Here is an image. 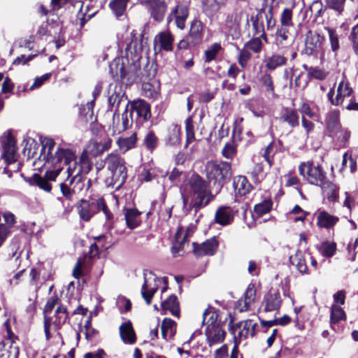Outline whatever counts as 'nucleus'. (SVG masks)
Here are the masks:
<instances>
[{"label": "nucleus", "instance_id": "43", "mask_svg": "<svg viewBox=\"0 0 358 358\" xmlns=\"http://www.w3.org/2000/svg\"><path fill=\"white\" fill-rule=\"evenodd\" d=\"M181 139L180 127L178 125H172L169 128L166 143L170 145H176L180 143Z\"/></svg>", "mask_w": 358, "mask_h": 358}, {"label": "nucleus", "instance_id": "45", "mask_svg": "<svg viewBox=\"0 0 358 358\" xmlns=\"http://www.w3.org/2000/svg\"><path fill=\"white\" fill-rule=\"evenodd\" d=\"M325 29L328 33L331 49L333 52H336L340 48L338 34L332 27H325Z\"/></svg>", "mask_w": 358, "mask_h": 358}, {"label": "nucleus", "instance_id": "46", "mask_svg": "<svg viewBox=\"0 0 358 358\" xmlns=\"http://www.w3.org/2000/svg\"><path fill=\"white\" fill-rule=\"evenodd\" d=\"M158 138L152 131H148L145 135L143 143L148 150L152 151L158 145Z\"/></svg>", "mask_w": 358, "mask_h": 358}, {"label": "nucleus", "instance_id": "47", "mask_svg": "<svg viewBox=\"0 0 358 358\" xmlns=\"http://www.w3.org/2000/svg\"><path fill=\"white\" fill-rule=\"evenodd\" d=\"M129 0H113L110 3L111 10L117 16H121L124 13Z\"/></svg>", "mask_w": 358, "mask_h": 358}, {"label": "nucleus", "instance_id": "18", "mask_svg": "<svg viewBox=\"0 0 358 358\" xmlns=\"http://www.w3.org/2000/svg\"><path fill=\"white\" fill-rule=\"evenodd\" d=\"M131 113H135L137 115L136 123L143 124L148 121L151 117L150 105L143 100H138L131 103Z\"/></svg>", "mask_w": 358, "mask_h": 358}, {"label": "nucleus", "instance_id": "28", "mask_svg": "<svg viewBox=\"0 0 358 358\" xmlns=\"http://www.w3.org/2000/svg\"><path fill=\"white\" fill-rule=\"evenodd\" d=\"M279 121L287 123L291 128L296 127L299 125V114L295 109L283 108L279 117Z\"/></svg>", "mask_w": 358, "mask_h": 358}, {"label": "nucleus", "instance_id": "34", "mask_svg": "<svg viewBox=\"0 0 358 358\" xmlns=\"http://www.w3.org/2000/svg\"><path fill=\"white\" fill-rule=\"evenodd\" d=\"M265 303L264 310L266 312L278 310L282 303L280 293H269L265 296Z\"/></svg>", "mask_w": 358, "mask_h": 358}, {"label": "nucleus", "instance_id": "35", "mask_svg": "<svg viewBox=\"0 0 358 358\" xmlns=\"http://www.w3.org/2000/svg\"><path fill=\"white\" fill-rule=\"evenodd\" d=\"M289 260L291 264L296 266L301 273H308V266L306 265V257L301 251H296L295 255L290 256Z\"/></svg>", "mask_w": 358, "mask_h": 358}, {"label": "nucleus", "instance_id": "59", "mask_svg": "<svg viewBox=\"0 0 358 358\" xmlns=\"http://www.w3.org/2000/svg\"><path fill=\"white\" fill-rule=\"evenodd\" d=\"M117 306L120 311L124 310L125 312L130 310L131 308V303L129 299L124 296H118L117 299Z\"/></svg>", "mask_w": 358, "mask_h": 358}, {"label": "nucleus", "instance_id": "38", "mask_svg": "<svg viewBox=\"0 0 358 358\" xmlns=\"http://www.w3.org/2000/svg\"><path fill=\"white\" fill-rule=\"evenodd\" d=\"M162 308L164 310H169L173 315L179 317V302L176 296L171 295L168 299L163 301L162 303Z\"/></svg>", "mask_w": 358, "mask_h": 358}, {"label": "nucleus", "instance_id": "64", "mask_svg": "<svg viewBox=\"0 0 358 358\" xmlns=\"http://www.w3.org/2000/svg\"><path fill=\"white\" fill-rule=\"evenodd\" d=\"M351 37L354 50L358 55V24L352 28Z\"/></svg>", "mask_w": 358, "mask_h": 358}, {"label": "nucleus", "instance_id": "12", "mask_svg": "<svg viewBox=\"0 0 358 358\" xmlns=\"http://www.w3.org/2000/svg\"><path fill=\"white\" fill-rule=\"evenodd\" d=\"M353 90L349 86V83L342 80L337 88V94L334 97V90L331 89L327 94V96L331 104L335 106L341 105L346 98H351L353 95Z\"/></svg>", "mask_w": 358, "mask_h": 358}, {"label": "nucleus", "instance_id": "39", "mask_svg": "<svg viewBox=\"0 0 358 358\" xmlns=\"http://www.w3.org/2000/svg\"><path fill=\"white\" fill-rule=\"evenodd\" d=\"M76 157H75V159L69 162H66L64 160H62L64 162V164L68 165L67 168V173H68V178L69 179H75L76 178H78V179H80V182L85 181V179L83 176L81 175V172L80 171V166L79 164L76 161Z\"/></svg>", "mask_w": 358, "mask_h": 358}, {"label": "nucleus", "instance_id": "17", "mask_svg": "<svg viewBox=\"0 0 358 358\" xmlns=\"http://www.w3.org/2000/svg\"><path fill=\"white\" fill-rule=\"evenodd\" d=\"M108 104L111 108V110H114L116 113L121 106H123L124 110L127 109L129 101L125 96V93L122 90L121 87H115L114 92H112L108 99Z\"/></svg>", "mask_w": 358, "mask_h": 358}, {"label": "nucleus", "instance_id": "11", "mask_svg": "<svg viewBox=\"0 0 358 358\" xmlns=\"http://www.w3.org/2000/svg\"><path fill=\"white\" fill-rule=\"evenodd\" d=\"M87 309L83 308L82 306H79L73 312L69 315L67 312L66 306L64 305H59L57 307L54 318L52 321V325L55 329H60L69 320V322H71V320L73 317L76 315H86Z\"/></svg>", "mask_w": 358, "mask_h": 358}, {"label": "nucleus", "instance_id": "48", "mask_svg": "<svg viewBox=\"0 0 358 358\" xmlns=\"http://www.w3.org/2000/svg\"><path fill=\"white\" fill-rule=\"evenodd\" d=\"M79 166L82 176L88 173L92 167V163L88 157V154L84 151L80 157Z\"/></svg>", "mask_w": 358, "mask_h": 358}, {"label": "nucleus", "instance_id": "52", "mask_svg": "<svg viewBox=\"0 0 358 358\" xmlns=\"http://www.w3.org/2000/svg\"><path fill=\"white\" fill-rule=\"evenodd\" d=\"M133 118L132 113H129L127 110L122 114L121 126L119 127V133L123 132L127 130L132 124Z\"/></svg>", "mask_w": 358, "mask_h": 358}, {"label": "nucleus", "instance_id": "49", "mask_svg": "<svg viewBox=\"0 0 358 358\" xmlns=\"http://www.w3.org/2000/svg\"><path fill=\"white\" fill-rule=\"evenodd\" d=\"M186 144L187 147L189 143L195 141V135L192 117H189L185 120Z\"/></svg>", "mask_w": 358, "mask_h": 358}, {"label": "nucleus", "instance_id": "7", "mask_svg": "<svg viewBox=\"0 0 358 358\" xmlns=\"http://www.w3.org/2000/svg\"><path fill=\"white\" fill-rule=\"evenodd\" d=\"M205 170L208 180H214L219 189L231 176L230 164L225 162L210 161L206 164Z\"/></svg>", "mask_w": 358, "mask_h": 358}, {"label": "nucleus", "instance_id": "60", "mask_svg": "<svg viewBox=\"0 0 358 358\" xmlns=\"http://www.w3.org/2000/svg\"><path fill=\"white\" fill-rule=\"evenodd\" d=\"M264 17L266 20V26L268 29H272L275 27V20L273 18V6H270L267 12L263 11V18Z\"/></svg>", "mask_w": 358, "mask_h": 358}, {"label": "nucleus", "instance_id": "54", "mask_svg": "<svg viewBox=\"0 0 358 358\" xmlns=\"http://www.w3.org/2000/svg\"><path fill=\"white\" fill-rule=\"evenodd\" d=\"M256 296V289L255 288L254 285H249L245 293V298H244V307H246L247 305H250L255 301ZM243 309H245L244 308Z\"/></svg>", "mask_w": 358, "mask_h": 358}, {"label": "nucleus", "instance_id": "3", "mask_svg": "<svg viewBox=\"0 0 358 358\" xmlns=\"http://www.w3.org/2000/svg\"><path fill=\"white\" fill-rule=\"evenodd\" d=\"M299 171L308 183L320 187L328 199H336L337 187L328 180L326 172L320 165L315 166L313 163L303 162L299 165Z\"/></svg>", "mask_w": 358, "mask_h": 358}, {"label": "nucleus", "instance_id": "24", "mask_svg": "<svg viewBox=\"0 0 358 358\" xmlns=\"http://www.w3.org/2000/svg\"><path fill=\"white\" fill-rule=\"evenodd\" d=\"M111 144L112 140L110 138L100 141H90L87 145V150L84 152L92 156L96 157L108 150L111 147Z\"/></svg>", "mask_w": 358, "mask_h": 358}, {"label": "nucleus", "instance_id": "56", "mask_svg": "<svg viewBox=\"0 0 358 358\" xmlns=\"http://www.w3.org/2000/svg\"><path fill=\"white\" fill-rule=\"evenodd\" d=\"M245 47L248 50L253 51L255 53H258L261 51L262 47V43L259 38L257 37L251 39L247 42Z\"/></svg>", "mask_w": 358, "mask_h": 358}, {"label": "nucleus", "instance_id": "63", "mask_svg": "<svg viewBox=\"0 0 358 358\" xmlns=\"http://www.w3.org/2000/svg\"><path fill=\"white\" fill-rule=\"evenodd\" d=\"M227 0H206V6H208L212 12L217 11L221 6H224Z\"/></svg>", "mask_w": 358, "mask_h": 358}, {"label": "nucleus", "instance_id": "51", "mask_svg": "<svg viewBox=\"0 0 358 358\" xmlns=\"http://www.w3.org/2000/svg\"><path fill=\"white\" fill-rule=\"evenodd\" d=\"M272 204L271 200H264L263 202L255 206L254 211L257 216H262L271 210Z\"/></svg>", "mask_w": 358, "mask_h": 358}, {"label": "nucleus", "instance_id": "41", "mask_svg": "<svg viewBox=\"0 0 358 358\" xmlns=\"http://www.w3.org/2000/svg\"><path fill=\"white\" fill-rule=\"evenodd\" d=\"M287 61V59L282 55H273L265 60L266 67L270 71H273L278 67L285 66Z\"/></svg>", "mask_w": 358, "mask_h": 358}, {"label": "nucleus", "instance_id": "40", "mask_svg": "<svg viewBox=\"0 0 358 358\" xmlns=\"http://www.w3.org/2000/svg\"><path fill=\"white\" fill-rule=\"evenodd\" d=\"M166 9L167 6L165 3L156 2L152 6L150 15L156 22H162L164 20Z\"/></svg>", "mask_w": 358, "mask_h": 358}, {"label": "nucleus", "instance_id": "42", "mask_svg": "<svg viewBox=\"0 0 358 358\" xmlns=\"http://www.w3.org/2000/svg\"><path fill=\"white\" fill-rule=\"evenodd\" d=\"M346 320V315L345 311L337 305H332L331 307L330 323L331 327L334 329L333 325L340 322L342 320Z\"/></svg>", "mask_w": 358, "mask_h": 358}, {"label": "nucleus", "instance_id": "23", "mask_svg": "<svg viewBox=\"0 0 358 358\" xmlns=\"http://www.w3.org/2000/svg\"><path fill=\"white\" fill-rule=\"evenodd\" d=\"M257 324L252 320H246L237 323L233 330H238V336L239 339L247 338L248 336L253 337L256 334Z\"/></svg>", "mask_w": 358, "mask_h": 358}, {"label": "nucleus", "instance_id": "44", "mask_svg": "<svg viewBox=\"0 0 358 358\" xmlns=\"http://www.w3.org/2000/svg\"><path fill=\"white\" fill-rule=\"evenodd\" d=\"M336 250V244L334 242L324 241L319 248V251L322 256L329 258L334 256Z\"/></svg>", "mask_w": 358, "mask_h": 358}, {"label": "nucleus", "instance_id": "2", "mask_svg": "<svg viewBox=\"0 0 358 358\" xmlns=\"http://www.w3.org/2000/svg\"><path fill=\"white\" fill-rule=\"evenodd\" d=\"M213 199L207 182L199 175L194 174L189 179L185 192L182 194L184 206L188 205L197 212L201 208L207 206Z\"/></svg>", "mask_w": 358, "mask_h": 358}, {"label": "nucleus", "instance_id": "62", "mask_svg": "<svg viewBox=\"0 0 358 358\" xmlns=\"http://www.w3.org/2000/svg\"><path fill=\"white\" fill-rule=\"evenodd\" d=\"M239 24V17L237 14L228 15L226 20V25L231 29L236 31Z\"/></svg>", "mask_w": 358, "mask_h": 358}, {"label": "nucleus", "instance_id": "13", "mask_svg": "<svg viewBox=\"0 0 358 358\" xmlns=\"http://www.w3.org/2000/svg\"><path fill=\"white\" fill-rule=\"evenodd\" d=\"M173 41L174 36L170 31L160 32L154 38L155 52L156 53L161 51L171 52L173 49Z\"/></svg>", "mask_w": 358, "mask_h": 358}, {"label": "nucleus", "instance_id": "37", "mask_svg": "<svg viewBox=\"0 0 358 358\" xmlns=\"http://www.w3.org/2000/svg\"><path fill=\"white\" fill-rule=\"evenodd\" d=\"M127 225L130 229H134L140 223L141 213L136 208H126L124 210Z\"/></svg>", "mask_w": 358, "mask_h": 358}, {"label": "nucleus", "instance_id": "32", "mask_svg": "<svg viewBox=\"0 0 358 358\" xmlns=\"http://www.w3.org/2000/svg\"><path fill=\"white\" fill-rule=\"evenodd\" d=\"M176 322L170 318H165L161 324L162 336L166 341L173 338L176 332Z\"/></svg>", "mask_w": 358, "mask_h": 358}, {"label": "nucleus", "instance_id": "20", "mask_svg": "<svg viewBox=\"0 0 358 358\" xmlns=\"http://www.w3.org/2000/svg\"><path fill=\"white\" fill-rule=\"evenodd\" d=\"M314 215L316 216L317 226L320 229H331L339 221L338 217L332 215L322 209H318Z\"/></svg>", "mask_w": 358, "mask_h": 358}, {"label": "nucleus", "instance_id": "27", "mask_svg": "<svg viewBox=\"0 0 358 358\" xmlns=\"http://www.w3.org/2000/svg\"><path fill=\"white\" fill-rule=\"evenodd\" d=\"M3 217L5 223L0 224V247L10 233L11 228L15 224V217L13 213L10 212L5 213Z\"/></svg>", "mask_w": 358, "mask_h": 358}, {"label": "nucleus", "instance_id": "5", "mask_svg": "<svg viewBox=\"0 0 358 358\" xmlns=\"http://www.w3.org/2000/svg\"><path fill=\"white\" fill-rule=\"evenodd\" d=\"M105 164L110 172V181L108 185L119 189L127 178L124 160L117 154L110 153L105 159Z\"/></svg>", "mask_w": 358, "mask_h": 358}, {"label": "nucleus", "instance_id": "21", "mask_svg": "<svg viewBox=\"0 0 358 358\" xmlns=\"http://www.w3.org/2000/svg\"><path fill=\"white\" fill-rule=\"evenodd\" d=\"M8 335L9 338L6 341L0 342V358H17L19 355V348L14 344L11 336L13 333L8 329Z\"/></svg>", "mask_w": 358, "mask_h": 358}, {"label": "nucleus", "instance_id": "29", "mask_svg": "<svg viewBox=\"0 0 358 358\" xmlns=\"http://www.w3.org/2000/svg\"><path fill=\"white\" fill-rule=\"evenodd\" d=\"M16 147L15 142L13 137L9 136L3 143L2 155L8 164L15 161Z\"/></svg>", "mask_w": 358, "mask_h": 358}, {"label": "nucleus", "instance_id": "33", "mask_svg": "<svg viewBox=\"0 0 358 358\" xmlns=\"http://www.w3.org/2000/svg\"><path fill=\"white\" fill-rule=\"evenodd\" d=\"M234 219L232 210L229 207L222 206L217 209L215 213V222L221 225H227Z\"/></svg>", "mask_w": 358, "mask_h": 358}, {"label": "nucleus", "instance_id": "30", "mask_svg": "<svg viewBox=\"0 0 358 358\" xmlns=\"http://www.w3.org/2000/svg\"><path fill=\"white\" fill-rule=\"evenodd\" d=\"M233 186L236 194L245 196L252 189V185L247 178L243 176H238L234 178Z\"/></svg>", "mask_w": 358, "mask_h": 358}, {"label": "nucleus", "instance_id": "16", "mask_svg": "<svg viewBox=\"0 0 358 358\" xmlns=\"http://www.w3.org/2000/svg\"><path fill=\"white\" fill-rule=\"evenodd\" d=\"M85 184L83 182H80V179L76 178L75 179L66 180L65 182L60 184V190L62 195L69 200H71L73 195L80 192L84 188Z\"/></svg>", "mask_w": 358, "mask_h": 358}, {"label": "nucleus", "instance_id": "19", "mask_svg": "<svg viewBox=\"0 0 358 358\" xmlns=\"http://www.w3.org/2000/svg\"><path fill=\"white\" fill-rule=\"evenodd\" d=\"M193 252L196 257L213 255L218 247L215 238H210L202 243H193Z\"/></svg>", "mask_w": 358, "mask_h": 358}, {"label": "nucleus", "instance_id": "57", "mask_svg": "<svg viewBox=\"0 0 358 358\" xmlns=\"http://www.w3.org/2000/svg\"><path fill=\"white\" fill-rule=\"evenodd\" d=\"M176 242L174 243L171 248L172 254L174 257L180 256V249L183 247V245L185 243V241H186L187 238V234H186L184 237L182 238V240L181 241H179V232H178L176 235Z\"/></svg>", "mask_w": 358, "mask_h": 358}, {"label": "nucleus", "instance_id": "9", "mask_svg": "<svg viewBox=\"0 0 358 358\" xmlns=\"http://www.w3.org/2000/svg\"><path fill=\"white\" fill-rule=\"evenodd\" d=\"M208 315H211L207 321L206 336L207 343L211 346L222 343L225 338L226 332L222 329L221 325L215 320L217 317V313H212L208 309H206L203 313V322Z\"/></svg>", "mask_w": 358, "mask_h": 358}, {"label": "nucleus", "instance_id": "53", "mask_svg": "<svg viewBox=\"0 0 358 358\" xmlns=\"http://www.w3.org/2000/svg\"><path fill=\"white\" fill-rule=\"evenodd\" d=\"M221 45L219 43H213L208 49L205 51V62H210L214 60L219 51L221 50Z\"/></svg>", "mask_w": 358, "mask_h": 358}, {"label": "nucleus", "instance_id": "36", "mask_svg": "<svg viewBox=\"0 0 358 358\" xmlns=\"http://www.w3.org/2000/svg\"><path fill=\"white\" fill-rule=\"evenodd\" d=\"M137 142V134L133 132L129 136L120 137L117 141V144L120 150L126 152L128 150L134 148Z\"/></svg>", "mask_w": 358, "mask_h": 358}, {"label": "nucleus", "instance_id": "61", "mask_svg": "<svg viewBox=\"0 0 358 358\" xmlns=\"http://www.w3.org/2000/svg\"><path fill=\"white\" fill-rule=\"evenodd\" d=\"M251 58V53L246 49H242L238 55V64L243 67H245L248 62Z\"/></svg>", "mask_w": 358, "mask_h": 358}, {"label": "nucleus", "instance_id": "4", "mask_svg": "<svg viewBox=\"0 0 358 358\" xmlns=\"http://www.w3.org/2000/svg\"><path fill=\"white\" fill-rule=\"evenodd\" d=\"M55 146V143L50 138H45L42 141L41 157H43L46 162L52 165H57V164L61 165L62 160L69 162L75 159L74 152L69 148L58 147L53 153Z\"/></svg>", "mask_w": 358, "mask_h": 358}, {"label": "nucleus", "instance_id": "55", "mask_svg": "<svg viewBox=\"0 0 358 358\" xmlns=\"http://www.w3.org/2000/svg\"><path fill=\"white\" fill-rule=\"evenodd\" d=\"M280 22L282 27L292 26V11L290 8H285L282 13Z\"/></svg>", "mask_w": 358, "mask_h": 358}, {"label": "nucleus", "instance_id": "25", "mask_svg": "<svg viewBox=\"0 0 358 358\" xmlns=\"http://www.w3.org/2000/svg\"><path fill=\"white\" fill-rule=\"evenodd\" d=\"M203 23L199 20H194L190 25L188 34L186 36L196 46L202 42Z\"/></svg>", "mask_w": 358, "mask_h": 358}, {"label": "nucleus", "instance_id": "50", "mask_svg": "<svg viewBox=\"0 0 358 358\" xmlns=\"http://www.w3.org/2000/svg\"><path fill=\"white\" fill-rule=\"evenodd\" d=\"M252 26L255 30V34L264 35V26L263 20V10L259 12L255 18L252 20Z\"/></svg>", "mask_w": 358, "mask_h": 358}, {"label": "nucleus", "instance_id": "6", "mask_svg": "<svg viewBox=\"0 0 358 358\" xmlns=\"http://www.w3.org/2000/svg\"><path fill=\"white\" fill-rule=\"evenodd\" d=\"M80 218L86 222L90 220L99 211L102 210L107 220L113 217V214L108 208L103 198L87 201L82 199L78 207Z\"/></svg>", "mask_w": 358, "mask_h": 358}, {"label": "nucleus", "instance_id": "8", "mask_svg": "<svg viewBox=\"0 0 358 358\" xmlns=\"http://www.w3.org/2000/svg\"><path fill=\"white\" fill-rule=\"evenodd\" d=\"M62 169L63 166L59 165L54 169L47 171L43 176L38 173H34L31 177H26L23 174L21 176L29 185L36 186L46 192H50L52 189L51 182L55 181Z\"/></svg>", "mask_w": 358, "mask_h": 358}, {"label": "nucleus", "instance_id": "14", "mask_svg": "<svg viewBox=\"0 0 358 358\" xmlns=\"http://www.w3.org/2000/svg\"><path fill=\"white\" fill-rule=\"evenodd\" d=\"M188 15L187 6L182 3H178L169 15L167 20L169 23L174 20L176 27L182 30L185 27V22Z\"/></svg>", "mask_w": 358, "mask_h": 358}, {"label": "nucleus", "instance_id": "10", "mask_svg": "<svg viewBox=\"0 0 358 358\" xmlns=\"http://www.w3.org/2000/svg\"><path fill=\"white\" fill-rule=\"evenodd\" d=\"M325 38L316 31H308L306 35L303 52L307 55L315 57H322L324 54Z\"/></svg>", "mask_w": 358, "mask_h": 358}, {"label": "nucleus", "instance_id": "1", "mask_svg": "<svg viewBox=\"0 0 358 358\" xmlns=\"http://www.w3.org/2000/svg\"><path fill=\"white\" fill-rule=\"evenodd\" d=\"M141 51V45H138L136 41H131L126 48V57L116 58L110 64L109 72L112 78L126 85H131L138 80L145 82L149 80V76H145L138 73Z\"/></svg>", "mask_w": 358, "mask_h": 358}, {"label": "nucleus", "instance_id": "15", "mask_svg": "<svg viewBox=\"0 0 358 358\" xmlns=\"http://www.w3.org/2000/svg\"><path fill=\"white\" fill-rule=\"evenodd\" d=\"M61 305L59 303V299L57 296L53 295L51 297H50L45 306L44 310H43V315H44V320H43V324H44V331L45 334V338L47 340H49L51 338V333H50V327L52 323V318L49 317V315L53 310V308L57 306Z\"/></svg>", "mask_w": 358, "mask_h": 358}, {"label": "nucleus", "instance_id": "31", "mask_svg": "<svg viewBox=\"0 0 358 358\" xmlns=\"http://www.w3.org/2000/svg\"><path fill=\"white\" fill-rule=\"evenodd\" d=\"M120 334L124 343L133 344L136 342V334L130 321L122 323L120 327Z\"/></svg>", "mask_w": 358, "mask_h": 358}, {"label": "nucleus", "instance_id": "58", "mask_svg": "<svg viewBox=\"0 0 358 358\" xmlns=\"http://www.w3.org/2000/svg\"><path fill=\"white\" fill-rule=\"evenodd\" d=\"M345 2V0H326L327 6L338 12V14L343 10Z\"/></svg>", "mask_w": 358, "mask_h": 358}, {"label": "nucleus", "instance_id": "26", "mask_svg": "<svg viewBox=\"0 0 358 358\" xmlns=\"http://www.w3.org/2000/svg\"><path fill=\"white\" fill-rule=\"evenodd\" d=\"M327 128L331 136H337L342 132L341 126L339 121V111H330L327 117Z\"/></svg>", "mask_w": 358, "mask_h": 358}, {"label": "nucleus", "instance_id": "22", "mask_svg": "<svg viewBox=\"0 0 358 358\" xmlns=\"http://www.w3.org/2000/svg\"><path fill=\"white\" fill-rule=\"evenodd\" d=\"M144 275V283L141 287V295L142 297L146 301L148 305H150L152 301V299L155 294L157 287L156 286L152 287L149 283V280L152 279L155 280L156 278L155 274L150 271H145L143 273Z\"/></svg>", "mask_w": 358, "mask_h": 358}]
</instances>
